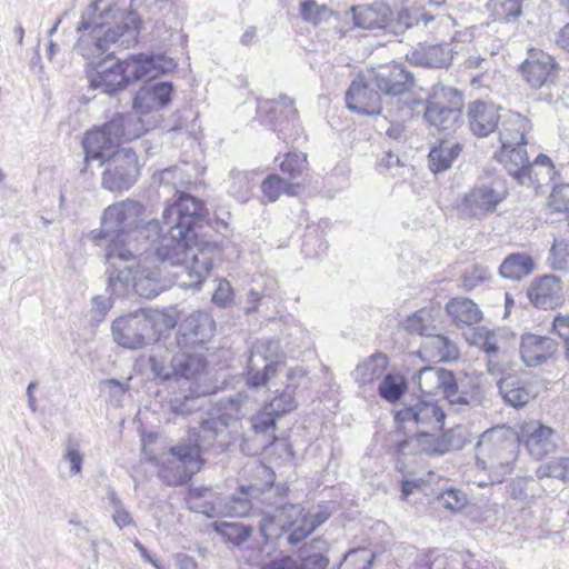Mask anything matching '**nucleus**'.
Listing matches in <instances>:
<instances>
[{
  "label": "nucleus",
  "mask_w": 569,
  "mask_h": 569,
  "mask_svg": "<svg viewBox=\"0 0 569 569\" xmlns=\"http://www.w3.org/2000/svg\"><path fill=\"white\" fill-rule=\"evenodd\" d=\"M539 477L569 480V458L560 457L538 469Z\"/></svg>",
  "instance_id": "680f3d73"
},
{
  "label": "nucleus",
  "mask_w": 569,
  "mask_h": 569,
  "mask_svg": "<svg viewBox=\"0 0 569 569\" xmlns=\"http://www.w3.org/2000/svg\"><path fill=\"white\" fill-rule=\"evenodd\" d=\"M548 262L553 270L569 271V243L555 239L549 251Z\"/></svg>",
  "instance_id": "5fc2aeb1"
},
{
  "label": "nucleus",
  "mask_w": 569,
  "mask_h": 569,
  "mask_svg": "<svg viewBox=\"0 0 569 569\" xmlns=\"http://www.w3.org/2000/svg\"><path fill=\"white\" fill-rule=\"evenodd\" d=\"M208 216L202 200L180 191L163 210L166 231L159 220L151 219L138 222L131 239L143 238L151 244L157 242L153 251L157 261L181 267L182 274L187 273L191 278L182 283L199 289L222 253L217 241L199 239V230L208 223Z\"/></svg>",
  "instance_id": "f257e3e1"
},
{
  "label": "nucleus",
  "mask_w": 569,
  "mask_h": 569,
  "mask_svg": "<svg viewBox=\"0 0 569 569\" xmlns=\"http://www.w3.org/2000/svg\"><path fill=\"white\" fill-rule=\"evenodd\" d=\"M406 331L412 335L431 336L430 343L439 351L441 359L457 358L458 349L453 342L442 335H432V317L426 309H420L407 317L402 322Z\"/></svg>",
  "instance_id": "412c9836"
},
{
  "label": "nucleus",
  "mask_w": 569,
  "mask_h": 569,
  "mask_svg": "<svg viewBox=\"0 0 569 569\" xmlns=\"http://www.w3.org/2000/svg\"><path fill=\"white\" fill-rule=\"evenodd\" d=\"M347 108L358 114L375 116L381 112V96L366 70L359 73L346 92Z\"/></svg>",
  "instance_id": "dca6fc26"
},
{
  "label": "nucleus",
  "mask_w": 569,
  "mask_h": 569,
  "mask_svg": "<svg viewBox=\"0 0 569 569\" xmlns=\"http://www.w3.org/2000/svg\"><path fill=\"white\" fill-rule=\"evenodd\" d=\"M249 359L259 361L263 366L271 365L273 369L279 370L286 361V355L279 340L259 339L253 343Z\"/></svg>",
  "instance_id": "4c0bfd02"
},
{
  "label": "nucleus",
  "mask_w": 569,
  "mask_h": 569,
  "mask_svg": "<svg viewBox=\"0 0 569 569\" xmlns=\"http://www.w3.org/2000/svg\"><path fill=\"white\" fill-rule=\"evenodd\" d=\"M173 84L170 81H147L134 94L132 107L140 117L167 107L172 99Z\"/></svg>",
  "instance_id": "b1692460"
},
{
  "label": "nucleus",
  "mask_w": 569,
  "mask_h": 569,
  "mask_svg": "<svg viewBox=\"0 0 569 569\" xmlns=\"http://www.w3.org/2000/svg\"><path fill=\"white\" fill-rule=\"evenodd\" d=\"M460 152L461 146L458 142L441 140L439 144L432 147L429 152L430 170L433 173L448 170Z\"/></svg>",
  "instance_id": "ea45409f"
},
{
  "label": "nucleus",
  "mask_w": 569,
  "mask_h": 569,
  "mask_svg": "<svg viewBox=\"0 0 569 569\" xmlns=\"http://www.w3.org/2000/svg\"><path fill=\"white\" fill-rule=\"evenodd\" d=\"M177 63L164 54L136 53L120 60L114 52L97 61L86 70L89 87L109 96H116L142 79H153L176 69Z\"/></svg>",
  "instance_id": "20e7f679"
},
{
  "label": "nucleus",
  "mask_w": 569,
  "mask_h": 569,
  "mask_svg": "<svg viewBox=\"0 0 569 569\" xmlns=\"http://www.w3.org/2000/svg\"><path fill=\"white\" fill-rule=\"evenodd\" d=\"M104 170L101 187L111 192H122L136 184L140 176L138 157L131 148L118 149L102 162Z\"/></svg>",
  "instance_id": "2eb2a0df"
},
{
  "label": "nucleus",
  "mask_w": 569,
  "mask_h": 569,
  "mask_svg": "<svg viewBox=\"0 0 569 569\" xmlns=\"http://www.w3.org/2000/svg\"><path fill=\"white\" fill-rule=\"evenodd\" d=\"M456 53L451 42H443L415 49L408 60L418 67L447 68L452 63Z\"/></svg>",
  "instance_id": "c85d7f7f"
},
{
  "label": "nucleus",
  "mask_w": 569,
  "mask_h": 569,
  "mask_svg": "<svg viewBox=\"0 0 569 569\" xmlns=\"http://www.w3.org/2000/svg\"><path fill=\"white\" fill-rule=\"evenodd\" d=\"M152 179L160 184L171 186L174 189L184 183L182 170L178 166H171L153 173Z\"/></svg>",
  "instance_id": "338daca9"
},
{
  "label": "nucleus",
  "mask_w": 569,
  "mask_h": 569,
  "mask_svg": "<svg viewBox=\"0 0 569 569\" xmlns=\"http://www.w3.org/2000/svg\"><path fill=\"white\" fill-rule=\"evenodd\" d=\"M388 365V356L377 351L358 363L351 375L359 387L371 386L383 376Z\"/></svg>",
  "instance_id": "473e14b6"
},
{
  "label": "nucleus",
  "mask_w": 569,
  "mask_h": 569,
  "mask_svg": "<svg viewBox=\"0 0 569 569\" xmlns=\"http://www.w3.org/2000/svg\"><path fill=\"white\" fill-rule=\"evenodd\" d=\"M307 166L308 161L305 153L287 152L282 162L280 163V170L290 179H296L302 174V172L307 169Z\"/></svg>",
  "instance_id": "3c124183"
},
{
  "label": "nucleus",
  "mask_w": 569,
  "mask_h": 569,
  "mask_svg": "<svg viewBox=\"0 0 569 569\" xmlns=\"http://www.w3.org/2000/svg\"><path fill=\"white\" fill-rule=\"evenodd\" d=\"M355 24L367 30H383L388 19L392 14L391 8L383 2H373L368 6H358L352 8Z\"/></svg>",
  "instance_id": "c756f323"
},
{
  "label": "nucleus",
  "mask_w": 569,
  "mask_h": 569,
  "mask_svg": "<svg viewBox=\"0 0 569 569\" xmlns=\"http://www.w3.org/2000/svg\"><path fill=\"white\" fill-rule=\"evenodd\" d=\"M497 387L503 402L512 408H522L535 397L532 385L513 373L500 377Z\"/></svg>",
  "instance_id": "cd10ccee"
},
{
  "label": "nucleus",
  "mask_w": 569,
  "mask_h": 569,
  "mask_svg": "<svg viewBox=\"0 0 569 569\" xmlns=\"http://www.w3.org/2000/svg\"><path fill=\"white\" fill-rule=\"evenodd\" d=\"M408 390V381L406 377L398 372H388L382 377L378 386L379 397L389 402H398Z\"/></svg>",
  "instance_id": "79ce46f5"
},
{
  "label": "nucleus",
  "mask_w": 569,
  "mask_h": 569,
  "mask_svg": "<svg viewBox=\"0 0 569 569\" xmlns=\"http://www.w3.org/2000/svg\"><path fill=\"white\" fill-rule=\"evenodd\" d=\"M111 12V4L104 0H92V2L83 10L81 19L76 31H102L107 30L106 26Z\"/></svg>",
  "instance_id": "e433bc0d"
},
{
  "label": "nucleus",
  "mask_w": 569,
  "mask_h": 569,
  "mask_svg": "<svg viewBox=\"0 0 569 569\" xmlns=\"http://www.w3.org/2000/svg\"><path fill=\"white\" fill-rule=\"evenodd\" d=\"M144 207L134 200L127 199L104 209L101 228L91 230L88 238L96 246H106V261L113 247L131 248L130 240L138 226L142 222Z\"/></svg>",
  "instance_id": "39448f33"
},
{
  "label": "nucleus",
  "mask_w": 569,
  "mask_h": 569,
  "mask_svg": "<svg viewBox=\"0 0 569 569\" xmlns=\"http://www.w3.org/2000/svg\"><path fill=\"white\" fill-rule=\"evenodd\" d=\"M297 387L292 383L286 386V388L267 405L279 418L293 411L298 407L296 400Z\"/></svg>",
  "instance_id": "de8ad7c7"
},
{
  "label": "nucleus",
  "mask_w": 569,
  "mask_h": 569,
  "mask_svg": "<svg viewBox=\"0 0 569 569\" xmlns=\"http://www.w3.org/2000/svg\"><path fill=\"white\" fill-rule=\"evenodd\" d=\"M241 417V401L238 397H231L201 421L198 433H189L184 441H197L200 456L202 451L214 447L221 451L229 443V427Z\"/></svg>",
  "instance_id": "1a4fd4ad"
},
{
  "label": "nucleus",
  "mask_w": 569,
  "mask_h": 569,
  "mask_svg": "<svg viewBox=\"0 0 569 569\" xmlns=\"http://www.w3.org/2000/svg\"><path fill=\"white\" fill-rule=\"evenodd\" d=\"M284 180L277 173H271L264 178L260 189L263 198L268 202H276L283 193Z\"/></svg>",
  "instance_id": "0e129e2a"
},
{
  "label": "nucleus",
  "mask_w": 569,
  "mask_h": 569,
  "mask_svg": "<svg viewBox=\"0 0 569 569\" xmlns=\"http://www.w3.org/2000/svg\"><path fill=\"white\" fill-rule=\"evenodd\" d=\"M278 370L271 365L263 366L261 362L249 359L246 370V383L249 388H259L268 383V381L277 375Z\"/></svg>",
  "instance_id": "49530a36"
},
{
  "label": "nucleus",
  "mask_w": 569,
  "mask_h": 569,
  "mask_svg": "<svg viewBox=\"0 0 569 569\" xmlns=\"http://www.w3.org/2000/svg\"><path fill=\"white\" fill-rule=\"evenodd\" d=\"M110 505L113 508L112 520L119 529L133 527L136 525L131 513L124 507L114 490L109 491Z\"/></svg>",
  "instance_id": "13d9d810"
},
{
  "label": "nucleus",
  "mask_w": 569,
  "mask_h": 569,
  "mask_svg": "<svg viewBox=\"0 0 569 569\" xmlns=\"http://www.w3.org/2000/svg\"><path fill=\"white\" fill-rule=\"evenodd\" d=\"M467 340L487 355L499 353L498 336L495 330H490L487 327L479 326L472 328L467 336Z\"/></svg>",
  "instance_id": "a18cd8bd"
},
{
  "label": "nucleus",
  "mask_w": 569,
  "mask_h": 569,
  "mask_svg": "<svg viewBox=\"0 0 569 569\" xmlns=\"http://www.w3.org/2000/svg\"><path fill=\"white\" fill-rule=\"evenodd\" d=\"M109 252L108 290L112 296L123 297L132 290L141 298L153 299L170 288L174 279H181L180 286L190 288L182 282L190 281L191 278L187 273L178 276L183 272L181 267L169 273L164 272L168 264L161 262L141 264V253L132 248H117L113 244Z\"/></svg>",
  "instance_id": "7ed1b4c3"
},
{
  "label": "nucleus",
  "mask_w": 569,
  "mask_h": 569,
  "mask_svg": "<svg viewBox=\"0 0 569 569\" xmlns=\"http://www.w3.org/2000/svg\"><path fill=\"white\" fill-rule=\"evenodd\" d=\"M331 14L332 11L327 6H319L315 0H305L300 4L302 19L315 24L327 21Z\"/></svg>",
  "instance_id": "6e6d98bb"
},
{
  "label": "nucleus",
  "mask_w": 569,
  "mask_h": 569,
  "mask_svg": "<svg viewBox=\"0 0 569 569\" xmlns=\"http://www.w3.org/2000/svg\"><path fill=\"white\" fill-rule=\"evenodd\" d=\"M499 160L505 164L508 173L519 182L523 183L525 178L531 179L533 166L529 162L526 144L501 147Z\"/></svg>",
  "instance_id": "7c9ffc66"
},
{
  "label": "nucleus",
  "mask_w": 569,
  "mask_h": 569,
  "mask_svg": "<svg viewBox=\"0 0 569 569\" xmlns=\"http://www.w3.org/2000/svg\"><path fill=\"white\" fill-rule=\"evenodd\" d=\"M86 161L99 160L100 166L118 149L102 128L88 131L82 141Z\"/></svg>",
  "instance_id": "72a5a7b5"
},
{
  "label": "nucleus",
  "mask_w": 569,
  "mask_h": 569,
  "mask_svg": "<svg viewBox=\"0 0 569 569\" xmlns=\"http://www.w3.org/2000/svg\"><path fill=\"white\" fill-rule=\"evenodd\" d=\"M517 439L505 427L486 430L476 445L477 466L487 469L509 467L517 457Z\"/></svg>",
  "instance_id": "4468645a"
},
{
  "label": "nucleus",
  "mask_w": 569,
  "mask_h": 569,
  "mask_svg": "<svg viewBox=\"0 0 569 569\" xmlns=\"http://www.w3.org/2000/svg\"><path fill=\"white\" fill-rule=\"evenodd\" d=\"M446 413L436 401L418 400L396 411L395 421L425 448L432 436L443 430Z\"/></svg>",
  "instance_id": "9d476101"
},
{
  "label": "nucleus",
  "mask_w": 569,
  "mask_h": 569,
  "mask_svg": "<svg viewBox=\"0 0 569 569\" xmlns=\"http://www.w3.org/2000/svg\"><path fill=\"white\" fill-rule=\"evenodd\" d=\"M206 366L207 359L198 349L178 348V351L172 356L174 378H194L204 370Z\"/></svg>",
  "instance_id": "2f4dec72"
},
{
  "label": "nucleus",
  "mask_w": 569,
  "mask_h": 569,
  "mask_svg": "<svg viewBox=\"0 0 569 569\" xmlns=\"http://www.w3.org/2000/svg\"><path fill=\"white\" fill-rule=\"evenodd\" d=\"M523 0H489L488 9L493 21L516 23L522 16Z\"/></svg>",
  "instance_id": "37998d69"
},
{
  "label": "nucleus",
  "mask_w": 569,
  "mask_h": 569,
  "mask_svg": "<svg viewBox=\"0 0 569 569\" xmlns=\"http://www.w3.org/2000/svg\"><path fill=\"white\" fill-rule=\"evenodd\" d=\"M214 331L216 322L208 312H193L179 323L176 335L177 347L202 349L213 337Z\"/></svg>",
  "instance_id": "f3484780"
},
{
  "label": "nucleus",
  "mask_w": 569,
  "mask_h": 569,
  "mask_svg": "<svg viewBox=\"0 0 569 569\" xmlns=\"http://www.w3.org/2000/svg\"><path fill=\"white\" fill-rule=\"evenodd\" d=\"M152 123L133 113H117L101 128L118 147L144 134Z\"/></svg>",
  "instance_id": "393cba45"
},
{
  "label": "nucleus",
  "mask_w": 569,
  "mask_h": 569,
  "mask_svg": "<svg viewBox=\"0 0 569 569\" xmlns=\"http://www.w3.org/2000/svg\"><path fill=\"white\" fill-rule=\"evenodd\" d=\"M463 96L451 87L433 86L426 100L425 119L440 131H455L462 120Z\"/></svg>",
  "instance_id": "ddd939ff"
},
{
  "label": "nucleus",
  "mask_w": 569,
  "mask_h": 569,
  "mask_svg": "<svg viewBox=\"0 0 569 569\" xmlns=\"http://www.w3.org/2000/svg\"><path fill=\"white\" fill-rule=\"evenodd\" d=\"M317 527L312 522L311 517L308 512H302L295 528L288 536V542L292 546H297L301 541H303L308 536H310L313 531H316Z\"/></svg>",
  "instance_id": "052dcab7"
},
{
  "label": "nucleus",
  "mask_w": 569,
  "mask_h": 569,
  "mask_svg": "<svg viewBox=\"0 0 569 569\" xmlns=\"http://www.w3.org/2000/svg\"><path fill=\"white\" fill-rule=\"evenodd\" d=\"M558 351V343L548 336L523 333L520 341V357L527 367H539L547 363Z\"/></svg>",
  "instance_id": "a878e982"
},
{
  "label": "nucleus",
  "mask_w": 569,
  "mask_h": 569,
  "mask_svg": "<svg viewBox=\"0 0 569 569\" xmlns=\"http://www.w3.org/2000/svg\"><path fill=\"white\" fill-rule=\"evenodd\" d=\"M380 94L399 97L413 86V74L400 63H390L367 70Z\"/></svg>",
  "instance_id": "aec40b11"
},
{
  "label": "nucleus",
  "mask_w": 569,
  "mask_h": 569,
  "mask_svg": "<svg viewBox=\"0 0 569 569\" xmlns=\"http://www.w3.org/2000/svg\"><path fill=\"white\" fill-rule=\"evenodd\" d=\"M466 439L460 427L449 429L440 436L436 433L427 442L423 450L430 453L443 455L451 450H459L465 446Z\"/></svg>",
  "instance_id": "a19ab883"
},
{
  "label": "nucleus",
  "mask_w": 569,
  "mask_h": 569,
  "mask_svg": "<svg viewBox=\"0 0 569 569\" xmlns=\"http://www.w3.org/2000/svg\"><path fill=\"white\" fill-rule=\"evenodd\" d=\"M257 119L287 144L296 142L303 132L295 101L287 94L273 100H259Z\"/></svg>",
  "instance_id": "9b49d317"
},
{
  "label": "nucleus",
  "mask_w": 569,
  "mask_h": 569,
  "mask_svg": "<svg viewBox=\"0 0 569 569\" xmlns=\"http://www.w3.org/2000/svg\"><path fill=\"white\" fill-rule=\"evenodd\" d=\"M448 557L438 549L419 552L411 569H448Z\"/></svg>",
  "instance_id": "09e8293b"
},
{
  "label": "nucleus",
  "mask_w": 569,
  "mask_h": 569,
  "mask_svg": "<svg viewBox=\"0 0 569 569\" xmlns=\"http://www.w3.org/2000/svg\"><path fill=\"white\" fill-rule=\"evenodd\" d=\"M147 461L158 467V477L167 486L187 483L203 465L197 441L183 440L171 447L167 453L147 455Z\"/></svg>",
  "instance_id": "6e6552de"
},
{
  "label": "nucleus",
  "mask_w": 569,
  "mask_h": 569,
  "mask_svg": "<svg viewBox=\"0 0 569 569\" xmlns=\"http://www.w3.org/2000/svg\"><path fill=\"white\" fill-rule=\"evenodd\" d=\"M422 379L435 382L436 388L450 406L473 409L483 403L485 391L477 377L466 373L455 375L453 371L446 368L426 366L418 370L412 378L419 390L426 392Z\"/></svg>",
  "instance_id": "423d86ee"
},
{
  "label": "nucleus",
  "mask_w": 569,
  "mask_h": 569,
  "mask_svg": "<svg viewBox=\"0 0 569 569\" xmlns=\"http://www.w3.org/2000/svg\"><path fill=\"white\" fill-rule=\"evenodd\" d=\"M551 329L561 339L565 347V359L569 362V313H557L552 320Z\"/></svg>",
  "instance_id": "774afa93"
},
{
  "label": "nucleus",
  "mask_w": 569,
  "mask_h": 569,
  "mask_svg": "<svg viewBox=\"0 0 569 569\" xmlns=\"http://www.w3.org/2000/svg\"><path fill=\"white\" fill-rule=\"evenodd\" d=\"M506 192L499 181L471 189L463 198L462 210L470 217L481 218L491 212L505 199Z\"/></svg>",
  "instance_id": "5701e85b"
},
{
  "label": "nucleus",
  "mask_w": 569,
  "mask_h": 569,
  "mask_svg": "<svg viewBox=\"0 0 569 569\" xmlns=\"http://www.w3.org/2000/svg\"><path fill=\"white\" fill-rule=\"evenodd\" d=\"M214 529L223 538L238 546L243 543L251 535V529L240 523H216Z\"/></svg>",
  "instance_id": "864d4df0"
},
{
  "label": "nucleus",
  "mask_w": 569,
  "mask_h": 569,
  "mask_svg": "<svg viewBox=\"0 0 569 569\" xmlns=\"http://www.w3.org/2000/svg\"><path fill=\"white\" fill-rule=\"evenodd\" d=\"M252 192V173L232 169L229 173L228 194L239 202L249 201Z\"/></svg>",
  "instance_id": "c03bdc74"
},
{
  "label": "nucleus",
  "mask_w": 569,
  "mask_h": 569,
  "mask_svg": "<svg viewBox=\"0 0 569 569\" xmlns=\"http://www.w3.org/2000/svg\"><path fill=\"white\" fill-rule=\"evenodd\" d=\"M447 313L457 325L471 326L478 323L482 319V312L469 298H453L446 305Z\"/></svg>",
  "instance_id": "58836bf2"
},
{
  "label": "nucleus",
  "mask_w": 569,
  "mask_h": 569,
  "mask_svg": "<svg viewBox=\"0 0 569 569\" xmlns=\"http://www.w3.org/2000/svg\"><path fill=\"white\" fill-rule=\"evenodd\" d=\"M278 418L279 417L266 406L262 411L251 418V427L256 433H273Z\"/></svg>",
  "instance_id": "bf43d9fd"
},
{
  "label": "nucleus",
  "mask_w": 569,
  "mask_h": 569,
  "mask_svg": "<svg viewBox=\"0 0 569 569\" xmlns=\"http://www.w3.org/2000/svg\"><path fill=\"white\" fill-rule=\"evenodd\" d=\"M388 20L386 33L393 36H400L407 29L415 24H419V19H415V14H412L407 8L399 10L396 18H393L392 13Z\"/></svg>",
  "instance_id": "603ef678"
},
{
  "label": "nucleus",
  "mask_w": 569,
  "mask_h": 569,
  "mask_svg": "<svg viewBox=\"0 0 569 569\" xmlns=\"http://www.w3.org/2000/svg\"><path fill=\"white\" fill-rule=\"evenodd\" d=\"M198 113L191 106H184L177 110L170 118V123L166 127L169 131H193Z\"/></svg>",
  "instance_id": "8fccbe9b"
},
{
  "label": "nucleus",
  "mask_w": 569,
  "mask_h": 569,
  "mask_svg": "<svg viewBox=\"0 0 569 569\" xmlns=\"http://www.w3.org/2000/svg\"><path fill=\"white\" fill-rule=\"evenodd\" d=\"M502 117L499 113V108L491 102L476 100L468 104L467 118L469 127L477 137H487L499 129Z\"/></svg>",
  "instance_id": "bb28decb"
},
{
  "label": "nucleus",
  "mask_w": 569,
  "mask_h": 569,
  "mask_svg": "<svg viewBox=\"0 0 569 569\" xmlns=\"http://www.w3.org/2000/svg\"><path fill=\"white\" fill-rule=\"evenodd\" d=\"M529 302L539 310H555L562 306L565 293L558 276L545 274L531 280L526 290Z\"/></svg>",
  "instance_id": "6ab92c4d"
},
{
  "label": "nucleus",
  "mask_w": 569,
  "mask_h": 569,
  "mask_svg": "<svg viewBox=\"0 0 569 569\" xmlns=\"http://www.w3.org/2000/svg\"><path fill=\"white\" fill-rule=\"evenodd\" d=\"M527 121L520 113L505 114L499 127V140L502 148L527 144L525 132Z\"/></svg>",
  "instance_id": "c9c22d12"
},
{
  "label": "nucleus",
  "mask_w": 569,
  "mask_h": 569,
  "mask_svg": "<svg viewBox=\"0 0 569 569\" xmlns=\"http://www.w3.org/2000/svg\"><path fill=\"white\" fill-rule=\"evenodd\" d=\"M171 412L179 416H189L201 408L200 397L193 393L186 395L182 398H173L169 402Z\"/></svg>",
  "instance_id": "e2e57ef3"
},
{
  "label": "nucleus",
  "mask_w": 569,
  "mask_h": 569,
  "mask_svg": "<svg viewBox=\"0 0 569 569\" xmlns=\"http://www.w3.org/2000/svg\"><path fill=\"white\" fill-rule=\"evenodd\" d=\"M141 19L133 11L123 12L121 20L114 28L98 31H76L78 40L73 50L84 60L86 70H91L98 60L104 58L109 51L110 44L116 43L121 36H127L128 40H137L141 28Z\"/></svg>",
  "instance_id": "0eeeda50"
},
{
  "label": "nucleus",
  "mask_w": 569,
  "mask_h": 569,
  "mask_svg": "<svg viewBox=\"0 0 569 569\" xmlns=\"http://www.w3.org/2000/svg\"><path fill=\"white\" fill-rule=\"evenodd\" d=\"M536 268L532 257L525 252L508 254L499 267V274L508 280L520 281L530 276Z\"/></svg>",
  "instance_id": "f704fd0d"
},
{
  "label": "nucleus",
  "mask_w": 569,
  "mask_h": 569,
  "mask_svg": "<svg viewBox=\"0 0 569 569\" xmlns=\"http://www.w3.org/2000/svg\"><path fill=\"white\" fill-rule=\"evenodd\" d=\"M517 438L537 460L545 458L556 448L555 430L537 420L522 425Z\"/></svg>",
  "instance_id": "4be33fe9"
},
{
  "label": "nucleus",
  "mask_w": 569,
  "mask_h": 569,
  "mask_svg": "<svg viewBox=\"0 0 569 569\" xmlns=\"http://www.w3.org/2000/svg\"><path fill=\"white\" fill-rule=\"evenodd\" d=\"M549 206L553 211L569 213V183L553 187L549 196Z\"/></svg>",
  "instance_id": "69168bd1"
},
{
  "label": "nucleus",
  "mask_w": 569,
  "mask_h": 569,
  "mask_svg": "<svg viewBox=\"0 0 569 569\" xmlns=\"http://www.w3.org/2000/svg\"><path fill=\"white\" fill-rule=\"evenodd\" d=\"M259 530L266 541L278 539L287 532L284 525L276 513H263L259 522Z\"/></svg>",
  "instance_id": "4d7b16f0"
},
{
  "label": "nucleus",
  "mask_w": 569,
  "mask_h": 569,
  "mask_svg": "<svg viewBox=\"0 0 569 569\" xmlns=\"http://www.w3.org/2000/svg\"><path fill=\"white\" fill-rule=\"evenodd\" d=\"M256 476L262 481L240 486L231 496L217 495L209 488L192 490L190 509L208 518L244 517L254 502H261L274 507L284 529L292 530L305 508L300 503L286 502L289 487L287 483L274 485L276 475L271 468L262 465L257 468Z\"/></svg>",
  "instance_id": "f03ea898"
},
{
  "label": "nucleus",
  "mask_w": 569,
  "mask_h": 569,
  "mask_svg": "<svg viewBox=\"0 0 569 569\" xmlns=\"http://www.w3.org/2000/svg\"><path fill=\"white\" fill-rule=\"evenodd\" d=\"M160 315L150 309H140L112 322L113 340L127 349H139L158 339Z\"/></svg>",
  "instance_id": "f8f14e48"
},
{
  "label": "nucleus",
  "mask_w": 569,
  "mask_h": 569,
  "mask_svg": "<svg viewBox=\"0 0 569 569\" xmlns=\"http://www.w3.org/2000/svg\"><path fill=\"white\" fill-rule=\"evenodd\" d=\"M525 80L536 89L552 84L559 72L555 58L542 50L530 49L527 59L520 64Z\"/></svg>",
  "instance_id": "a211bd4d"
}]
</instances>
